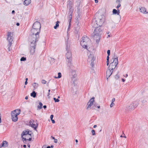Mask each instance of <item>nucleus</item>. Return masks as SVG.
Instances as JSON below:
<instances>
[{"label":"nucleus","mask_w":148,"mask_h":148,"mask_svg":"<svg viewBox=\"0 0 148 148\" xmlns=\"http://www.w3.org/2000/svg\"><path fill=\"white\" fill-rule=\"evenodd\" d=\"M113 72V70L109 69L107 70L106 72V77L107 79H108V78L110 76Z\"/></svg>","instance_id":"nucleus-16"},{"label":"nucleus","mask_w":148,"mask_h":148,"mask_svg":"<svg viewBox=\"0 0 148 148\" xmlns=\"http://www.w3.org/2000/svg\"><path fill=\"white\" fill-rule=\"evenodd\" d=\"M118 64V58L116 56L114 59L113 62L110 64L109 69L113 71V70L115 69Z\"/></svg>","instance_id":"nucleus-9"},{"label":"nucleus","mask_w":148,"mask_h":148,"mask_svg":"<svg viewBox=\"0 0 148 148\" xmlns=\"http://www.w3.org/2000/svg\"><path fill=\"white\" fill-rule=\"evenodd\" d=\"M95 3H97L98 2V1L97 0H95Z\"/></svg>","instance_id":"nucleus-47"},{"label":"nucleus","mask_w":148,"mask_h":148,"mask_svg":"<svg viewBox=\"0 0 148 148\" xmlns=\"http://www.w3.org/2000/svg\"><path fill=\"white\" fill-rule=\"evenodd\" d=\"M42 104L41 102H40L39 105L37 106V110H39L42 108Z\"/></svg>","instance_id":"nucleus-21"},{"label":"nucleus","mask_w":148,"mask_h":148,"mask_svg":"<svg viewBox=\"0 0 148 148\" xmlns=\"http://www.w3.org/2000/svg\"><path fill=\"white\" fill-rule=\"evenodd\" d=\"M71 18H70L69 19V26H70V25H71Z\"/></svg>","instance_id":"nucleus-43"},{"label":"nucleus","mask_w":148,"mask_h":148,"mask_svg":"<svg viewBox=\"0 0 148 148\" xmlns=\"http://www.w3.org/2000/svg\"><path fill=\"white\" fill-rule=\"evenodd\" d=\"M112 13L113 14H117V15H119H119L120 11L119 10H117L115 9H113L112 11Z\"/></svg>","instance_id":"nucleus-19"},{"label":"nucleus","mask_w":148,"mask_h":148,"mask_svg":"<svg viewBox=\"0 0 148 148\" xmlns=\"http://www.w3.org/2000/svg\"><path fill=\"white\" fill-rule=\"evenodd\" d=\"M53 114H52L50 116V119L51 120H52L53 119Z\"/></svg>","instance_id":"nucleus-39"},{"label":"nucleus","mask_w":148,"mask_h":148,"mask_svg":"<svg viewBox=\"0 0 148 148\" xmlns=\"http://www.w3.org/2000/svg\"><path fill=\"white\" fill-rule=\"evenodd\" d=\"M95 29L94 32V35L93 37L94 40H96V42L98 43L100 40L101 35L102 33V29L99 27H95Z\"/></svg>","instance_id":"nucleus-3"},{"label":"nucleus","mask_w":148,"mask_h":148,"mask_svg":"<svg viewBox=\"0 0 148 148\" xmlns=\"http://www.w3.org/2000/svg\"><path fill=\"white\" fill-rule=\"evenodd\" d=\"M32 132L29 130L24 131L21 134L23 141V142H26L27 140L30 141L32 139Z\"/></svg>","instance_id":"nucleus-5"},{"label":"nucleus","mask_w":148,"mask_h":148,"mask_svg":"<svg viewBox=\"0 0 148 148\" xmlns=\"http://www.w3.org/2000/svg\"><path fill=\"white\" fill-rule=\"evenodd\" d=\"M139 101V100H137L136 101L132 102L129 106L128 108L129 109H133L136 107L138 105Z\"/></svg>","instance_id":"nucleus-12"},{"label":"nucleus","mask_w":148,"mask_h":148,"mask_svg":"<svg viewBox=\"0 0 148 148\" xmlns=\"http://www.w3.org/2000/svg\"><path fill=\"white\" fill-rule=\"evenodd\" d=\"M114 105V103H111L110 104V107L112 108L113 107Z\"/></svg>","instance_id":"nucleus-30"},{"label":"nucleus","mask_w":148,"mask_h":148,"mask_svg":"<svg viewBox=\"0 0 148 148\" xmlns=\"http://www.w3.org/2000/svg\"><path fill=\"white\" fill-rule=\"evenodd\" d=\"M75 141V142L76 143L78 142V140L77 139H76Z\"/></svg>","instance_id":"nucleus-59"},{"label":"nucleus","mask_w":148,"mask_h":148,"mask_svg":"<svg viewBox=\"0 0 148 148\" xmlns=\"http://www.w3.org/2000/svg\"><path fill=\"white\" fill-rule=\"evenodd\" d=\"M36 94L35 92L33 91L32 93H31V96L32 97H33L34 98H35L36 97Z\"/></svg>","instance_id":"nucleus-22"},{"label":"nucleus","mask_w":148,"mask_h":148,"mask_svg":"<svg viewBox=\"0 0 148 148\" xmlns=\"http://www.w3.org/2000/svg\"><path fill=\"white\" fill-rule=\"evenodd\" d=\"M60 23L59 21H58L56 23L55 26L54 27V28L55 29H56L59 26V23Z\"/></svg>","instance_id":"nucleus-23"},{"label":"nucleus","mask_w":148,"mask_h":148,"mask_svg":"<svg viewBox=\"0 0 148 148\" xmlns=\"http://www.w3.org/2000/svg\"><path fill=\"white\" fill-rule=\"evenodd\" d=\"M68 8L69 10V12L72 14L73 11V4L71 1H69Z\"/></svg>","instance_id":"nucleus-14"},{"label":"nucleus","mask_w":148,"mask_h":148,"mask_svg":"<svg viewBox=\"0 0 148 148\" xmlns=\"http://www.w3.org/2000/svg\"><path fill=\"white\" fill-rule=\"evenodd\" d=\"M16 25L17 26H18L19 25V23H17Z\"/></svg>","instance_id":"nucleus-53"},{"label":"nucleus","mask_w":148,"mask_h":148,"mask_svg":"<svg viewBox=\"0 0 148 148\" xmlns=\"http://www.w3.org/2000/svg\"><path fill=\"white\" fill-rule=\"evenodd\" d=\"M69 27H70V26L69 25V28H68V31H69V29H70Z\"/></svg>","instance_id":"nucleus-55"},{"label":"nucleus","mask_w":148,"mask_h":148,"mask_svg":"<svg viewBox=\"0 0 148 148\" xmlns=\"http://www.w3.org/2000/svg\"><path fill=\"white\" fill-rule=\"evenodd\" d=\"M61 74L60 73H58V76L57 77L56 76H55L54 77V78L56 79L57 78H60L61 77Z\"/></svg>","instance_id":"nucleus-24"},{"label":"nucleus","mask_w":148,"mask_h":148,"mask_svg":"<svg viewBox=\"0 0 148 148\" xmlns=\"http://www.w3.org/2000/svg\"><path fill=\"white\" fill-rule=\"evenodd\" d=\"M120 137H124L125 138H126V136H123L122 135H121L120 136Z\"/></svg>","instance_id":"nucleus-46"},{"label":"nucleus","mask_w":148,"mask_h":148,"mask_svg":"<svg viewBox=\"0 0 148 148\" xmlns=\"http://www.w3.org/2000/svg\"><path fill=\"white\" fill-rule=\"evenodd\" d=\"M122 81H123V82H125V80L124 79H123V78H122Z\"/></svg>","instance_id":"nucleus-51"},{"label":"nucleus","mask_w":148,"mask_h":148,"mask_svg":"<svg viewBox=\"0 0 148 148\" xmlns=\"http://www.w3.org/2000/svg\"><path fill=\"white\" fill-rule=\"evenodd\" d=\"M51 148H53V145H51Z\"/></svg>","instance_id":"nucleus-60"},{"label":"nucleus","mask_w":148,"mask_h":148,"mask_svg":"<svg viewBox=\"0 0 148 148\" xmlns=\"http://www.w3.org/2000/svg\"><path fill=\"white\" fill-rule=\"evenodd\" d=\"M96 105H95V104L94 105V106L92 107V108H94V107H96Z\"/></svg>","instance_id":"nucleus-50"},{"label":"nucleus","mask_w":148,"mask_h":148,"mask_svg":"<svg viewBox=\"0 0 148 148\" xmlns=\"http://www.w3.org/2000/svg\"><path fill=\"white\" fill-rule=\"evenodd\" d=\"M80 9L78 7L77 9V12L78 13H80Z\"/></svg>","instance_id":"nucleus-35"},{"label":"nucleus","mask_w":148,"mask_h":148,"mask_svg":"<svg viewBox=\"0 0 148 148\" xmlns=\"http://www.w3.org/2000/svg\"><path fill=\"white\" fill-rule=\"evenodd\" d=\"M43 107L45 109L47 108V106L46 105H44L43 106Z\"/></svg>","instance_id":"nucleus-49"},{"label":"nucleus","mask_w":148,"mask_h":148,"mask_svg":"<svg viewBox=\"0 0 148 148\" xmlns=\"http://www.w3.org/2000/svg\"><path fill=\"white\" fill-rule=\"evenodd\" d=\"M53 99L55 102H58L60 101V100L58 99H56L55 98H53Z\"/></svg>","instance_id":"nucleus-26"},{"label":"nucleus","mask_w":148,"mask_h":148,"mask_svg":"<svg viewBox=\"0 0 148 148\" xmlns=\"http://www.w3.org/2000/svg\"><path fill=\"white\" fill-rule=\"evenodd\" d=\"M110 37V35H108V37H107V38H108V37Z\"/></svg>","instance_id":"nucleus-64"},{"label":"nucleus","mask_w":148,"mask_h":148,"mask_svg":"<svg viewBox=\"0 0 148 148\" xmlns=\"http://www.w3.org/2000/svg\"><path fill=\"white\" fill-rule=\"evenodd\" d=\"M95 98L94 97H92L90 99L87 103L88 106L87 108V109L90 108L93 105V102L94 101Z\"/></svg>","instance_id":"nucleus-15"},{"label":"nucleus","mask_w":148,"mask_h":148,"mask_svg":"<svg viewBox=\"0 0 148 148\" xmlns=\"http://www.w3.org/2000/svg\"><path fill=\"white\" fill-rule=\"evenodd\" d=\"M109 56H108H108L107 57V60H109Z\"/></svg>","instance_id":"nucleus-45"},{"label":"nucleus","mask_w":148,"mask_h":148,"mask_svg":"<svg viewBox=\"0 0 148 148\" xmlns=\"http://www.w3.org/2000/svg\"><path fill=\"white\" fill-rule=\"evenodd\" d=\"M34 88L36 89L37 88L38 86V84L36 83H34L33 84Z\"/></svg>","instance_id":"nucleus-25"},{"label":"nucleus","mask_w":148,"mask_h":148,"mask_svg":"<svg viewBox=\"0 0 148 148\" xmlns=\"http://www.w3.org/2000/svg\"><path fill=\"white\" fill-rule=\"evenodd\" d=\"M115 78L116 79H118L119 78V75L117 74L115 76Z\"/></svg>","instance_id":"nucleus-33"},{"label":"nucleus","mask_w":148,"mask_h":148,"mask_svg":"<svg viewBox=\"0 0 148 148\" xmlns=\"http://www.w3.org/2000/svg\"><path fill=\"white\" fill-rule=\"evenodd\" d=\"M123 76L125 78L127 77H128V74H126L125 75H123Z\"/></svg>","instance_id":"nucleus-41"},{"label":"nucleus","mask_w":148,"mask_h":148,"mask_svg":"<svg viewBox=\"0 0 148 148\" xmlns=\"http://www.w3.org/2000/svg\"><path fill=\"white\" fill-rule=\"evenodd\" d=\"M139 10L140 12L144 14H147L148 13L146 9L144 7H143L140 8Z\"/></svg>","instance_id":"nucleus-17"},{"label":"nucleus","mask_w":148,"mask_h":148,"mask_svg":"<svg viewBox=\"0 0 148 148\" xmlns=\"http://www.w3.org/2000/svg\"><path fill=\"white\" fill-rule=\"evenodd\" d=\"M92 135L94 136L95 135V131L94 130H92L91 131Z\"/></svg>","instance_id":"nucleus-29"},{"label":"nucleus","mask_w":148,"mask_h":148,"mask_svg":"<svg viewBox=\"0 0 148 148\" xmlns=\"http://www.w3.org/2000/svg\"><path fill=\"white\" fill-rule=\"evenodd\" d=\"M108 55V56H110V50H108L107 51Z\"/></svg>","instance_id":"nucleus-32"},{"label":"nucleus","mask_w":148,"mask_h":148,"mask_svg":"<svg viewBox=\"0 0 148 148\" xmlns=\"http://www.w3.org/2000/svg\"><path fill=\"white\" fill-rule=\"evenodd\" d=\"M23 147L25 148L26 147V145H23Z\"/></svg>","instance_id":"nucleus-56"},{"label":"nucleus","mask_w":148,"mask_h":148,"mask_svg":"<svg viewBox=\"0 0 148 148\" xmlns=\"http://www.w3.org/2000/svg\"><path fill=\"white\" fill-rule=\"evenodd\" d=\"M41 82L43 84H45L46 83V81L45 80L43 79L42 80Z\"/></svg>","instance_id":"nucleus-28"},{"label":"nucleus","mask_w":148,"mask_h":148,"mask_svg":"<svg viewBox=\"0 0 148 148\" xmlns=\"http://www.w3.org/2000/svg\"><path fill=\"white\" fill-rule=\"evenodd\" d=\"M54 142L55 143H57L58 142V140L57 139H54Z\"/></svg>","instance_id":"nucleus-38"},{"label":"nucleus","mask_w":148,"mask_h":148,"mask_svg":"<svg viewBox=\"0 0 148 148\" xmlns=\"http://www.w3.org/2000/svg\"><path fill=\"white\" fill-rule=\"evenodd\" d=\"M27 80H28V78H26V79H25V81H27Z\"/></svg>","instance_id":"nucleus-62"},{"label":"nucleus","mask_w":148,"mask_h":148,"mask_svg":"<svg viewBox=\"0 0 148 148\" xmlns=\"http://www.w3.org/2000/svg\"><path fill=\"white\" fill-rule=\"evenodd\" d=\"M121 6V5L120 4H118V5H117V6L116 7V8H118L119 7H120Z\"/></svg>","instance_id":"nucleus-34"},{"label":"nucleus","mask_w":148,"mask_h":148,"mask_svg":"<svg viewBox=\"0 0 148 148\" xmlns=\"http://www.w3.org/2000/svg\"><path fill=\"white\" fill-rule=\"evenodd\" d=\"M67 52L66 54V56L67 58L66 61L68 63L71 62L72 59V54L71 52L69 51V47L67 45L66 48Z\"/></svg>","instance_id":"nucleus-10"},{"label":"nucleus","mask_w":148,"mask_h":148,"mask_svg":"<svg viewBox=\"0 0 148 148\" xmlns=\"http://www.w3.org/2000/svg\"><path fill=\"white\" fill-rule=\"evenodd\" d=\"M90 41V39L88 37L86 36H84L82 38L80 44L83 48L87 49L88 44Z\"/></svg>","instance_id":"nucleus-7"},{"label":"nucleus","mask_w":148,"mask_h":148,"mask_svg":"<svg viewBox=\"0 0 148 148\" xmlns=\"http://www.w3.org/2000/svg\"><path fill=\"white\" fill-rule=\"evenodd\" d=\"M27 83V81H25V85H26Z\"/></svg>","instance_id":"nucleus-52"},{"label":"nucleus","mask_w":148,"mask_h":148,"mask_svg":"<svg viewBox=\"0 0 148 148\" xmlns=\"http://www.w3.org/2000/svg\"><path fill=\"white\" fill-rule=\"evenodd\" d=\"M21 112V110L20 109H16L11 112V119L13 121L16 122L18 121L17 116L20 114Z\"/></svg>","instance_id":"nucleus-6"},{"label":"nucleus","mask_w":148,"mask_h":148,"mask_svg":"<svg viewBox=\"0 0 148 148\" xmlns=\"http://www.w3.org/2000/svg\"><path fill=\"white\" fill-rule=\"evenodd\" d=\"M109 60H107L106 63H107V66L109 64Z\"/></svg>","instance_id":"nucleus-36"},{"label":"nucleus","mask_w":148,"mask_h":148,"mask_svg":"<svg viewBox=\"0 0 148 148\" xmlns=\"http://www.w3.org/2000/svg\"><path fill=\"white\" fill-rule=\"evenodd\" d=\"M29 125L34 128V130H36L38 126V124L37 123L35 122L32 119L30 120L29 122Z\"/></svg>","instance_id":"nucleus-13"},{"label":"nucleus","mask_w":148,"mask_h":148,"mask_svg":"<svg viewBox=\"0 0 148 148\" xmlns=\"http://www.w3.org/2000/svg\"><path fill=\"white\" fill-rule=\"evenodd\" d=\"M31 3V0H25L23 2V4L27 6L29 5Z\"/></svg>","instance_id":"nucleus-20"},{"label":"nucleus","mask_w":148,"mask_h":148,"mask_svg":"<svg viewBox=\"0 0 148 148\" xmlns=\"http://www.w3.org/2000/svg\"><path fill=\"white\" fill-rule=\"evenodd\" d=\"M47 148H51V147H50V146H48V147H47Z\"/></svg>","instance_id":"nucleus-61"},{"label":"nucleus","mask_w":148,"mask_h":148,"mask_svg":"<svg viewBox=\"0 0 148 148\" xmlns=\"http://www.w3.org/2000/svg\"><path fill=\"white\" fill-rule=\"evenodd\" d=\"M50 95V92H48V96H49V95Z\"/></svg>","instance_id":"nucleus-63"},{"label":"nucleus","mask_w":148,"mask_h":148,"mask_svg":"<svg viewBox=\"0 0 148 148\" xmlns=\"http://www.w3.org/2000/svg\"><path fill=\"white\" fill-rule=\"evenodd\" d=\"M121 0H116V3L117 4H120Z\"/></svg>","instance_id":"nucleus-31"},{"label":"nucleus","mask_w":148,"mask_h":148,"mask_svg":"<svg viewBox=\"0 0 148 148\" xmlns=\"http://www.w3.org/2000/svg\"><path fill=\"white\" fill-rule=\"evenodd\" d=\"M26 60V58L24 57L21 58L20 59L21 61H25Z\"/></svg>","instance_id":"nucleus-27"},{"label":"nucleus","mask_w":148,"mask_h":148,"mask_svg":"<svg viewBox=\"0 0 148 148\" xmlns=\"http://www.w3.org/2000/svg\"><path fill=\"white\" fill-rule=\"evenodd\" d=\"M7 40L9 42V44L8 45V51H10V47L12 45V42L13 41V38L12 37V34L11 32H9L7 35Z\"/></svg>","instance_id":"nucleus-11"},{"label":"nucleus","mask_w":148,"mask_h":148,"mask_svg":"<svg viewBox=\"0 0 148 148\" xmlns=\"http://www.w3.org/2000/svg\"><path fill=\"white\" fill-rule=\"evenodd\" d=\"M97 127V125H94V126H93V127L94 128H95V127Z\"/></svg>","instance_id":"nucleus-54"},{"label":"nucleus","mask_w":148,"mask_h":148,"mask_svg":"<svg viewBox=\"0 0 148 148\" xmlns=\"http://www.w3.org/2000/svg\"><path fill=\"white\" fill-rule=\"evenodd\" d=\"M69 18H71L72 19V14H71H71L69 16Z\"/></svg>","instance_id":"nucleus-44"},{"label":"nucleus","mask_w":148,"mask_h":148,"mask_svg":"<svg viewBox=\"0 0 148 148\" xmlns=\"http://www.w3.org/2000/svg\"><path fill=\"white\" fill-rule=\"evenodd\" d=\"M1 113L0 112V123L1 122Z\"/></svg>","instance_id":"nucleus-37"},{"label":"nucleus","mask_w":148,"mask_h":148,"mask_svg":"<svg viewBox=\"0 0 148 148\" xmlns=\"http://www.w3.org/2000/svg\"><path fill=\"white\" fill-rule=\"evenodd\" d=\"M104 23V20L102 15H97L95 20L93 21L92 26L94 27H100Z\"/></svg>","instance_id":"nucleus-2"},{"label":"nucleus","mask_w":148,"mask_h":148,"mask_svg":"<svg viewBox=\"0 0 148 148\" xmlns=\"http://www.w3.org/2000/svg\"><path fill=\"white\" fill-rule=\"evenodd\" d=\"M95 59L93 54L90 53L88 56L87 59L88 64L92 68H93L94 66V61Z\"/></svg>","instance_id":"nucleus-8"},{"label":"nucleus","mask_w":148,"mask_h":148,"mask_svg":"<svg viewBox=\"0 0 148 148\" xmlns=\"http://www.w3.org/2000/svg\"><path fill=\"white\" fill-rule=\"evenodd\" d=\"M97 108L99 109L100 108V106H97Z\"/></svg>","instance_id":"nucleus-58"},{"label":"nucleus","mask_w":148,"mask_h":148,"mask_svg":"<svg viewBox=\"0 0 148 148\" xmlns=\"http://www.w3.org/2000/svg\"><path fill=\"white\" fill-rule=\"evenodd\" d=\"M115 99L114 98H113L112 100V102L111 103H114V102L115 101Z\"/></svg>","instance_id":"nucleus-40"},{"label":"nucleus","mask_w":148,"mask_h":148,"mask_svg":"<svg viewBox=\"0 0 148 148\" xmlns=\"http://www.w3.org/2000/svg\"><path fill=\"white\" fill-rule=\"evenodd\" d=\"M28 99V97L27 96H26L25 98V99L26 100H27Z\"/></svg>","instance_id":"nucleus-48"},{"label":"nucleus","mask_w":148,"mask_h":148,"mask_svg":"<svg viewBox=\"0 0 148 148\" xmlns=\"http://www.w3.org/2000/svg\"><path fill=\"white\" fill-rule=\"evenodd\" d=\"M41 26L40 22L38 21L35 22L33 25L31 30V33L36 34H39L40 32Z\"/></svg>","instance_id":"nucleus-4"},{"label":"nucleus","mask_w":148,"mask_h":148,"mask_svg":"<svg viewBox=\"0 0 148 148\" xmlns=\"http://www.w3.org/2000/svg\"><path fill=\"white\" fill-rule=\"evenodd\" d=\"M39 37V34L31 33L29 37L28 41L30 47V53L33 54L35 52L36 46Z\"/></svg>","instance_id":"nucleus-1"},{"label":"nucleus","mask_w":148,"mask_h":148,"mask_svg":"<svg viewBox=\"0 0 148 148\" xmlns=\"http://www.w3.org/2000/svg\"><path fill=\"white\" fill-rule=\"evenodd\" d=\"M8 143L6 141H3L1 145H0V148L2 147H8Z\"/></svg>","instance_id":"nucleus-18"},{"label":"nucleus","mask_w":148,"mask_h":148,"mask_svg":"<svg viewBox=\"0 0 148 148\" xmlns=\"http://www.w3.org/2000/svg\"><path fill=\"white\" fill-rule=\"evenodd\" d=\"M15 12V11L14 10H13L12 11V13H14Z\"/></svg>","instance_id":"nucleus-57"},{"label":"nucleus","mask_w":148,"mask_h":148,"mask_svg":"<svg viewBox=\"0 0 148 148\" xmlns=\"http://www.w3.org/2000/svg\"><path fill=\"white\" fill-rule=\"evenodd\" d=\"M51 121H52V122L53 123H55V121H54V120H53V119H52V120H51Z\"/></svg>","instance_id":"nucleus-42"}]
</instances>
